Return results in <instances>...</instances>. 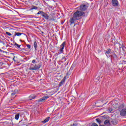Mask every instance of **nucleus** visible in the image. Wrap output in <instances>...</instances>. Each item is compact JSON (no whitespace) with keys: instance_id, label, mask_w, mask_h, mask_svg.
I'll return each instance as SVG.
<instances>
[{"instance_id":"nucleus-24","label":"nucleus","mask_w":126,"mask_h":126,"mask_svg":"<svg viewBox=\"0 0 126 126\" xmlns=\"http://www.w3.org/2000/svg\"><path fill=\"white\" fill-rule=\"evenodd\" d=\"M6 35H8V36H11V33H10V32H6Z\"/></svg>"},{"instance_id":"nucleus-10","label":"nucleus","mask_w":126,"mask_h":126,"mask_svg":"<svg viewBox=\"0 0 126 126\" xmlns=\"http://www.w3.org/2000/svg\"><path fill=\"white\" fill-rule=\"evenodd\" d=\"M35 98H36V95L34 94H32L29 96V100H30V101H31V100H32V99H35Z\"/></svg>"},{"instance_id":"nucleus-8","label":"nucleus","mask_w":126,"mask_h":126,"mask_svg":"<svg viewBox=\"0 0 126 126\" xmlns=\"http://www.w3.org/2000/svg\"><path fill=\"white\" fill-rule=\"evenodd\" d=\"M49 98V96H44L42 98H40L38 100V102H44L45 100H47Z\"/></svg>"},{"instance_id":"nucleus-17","label":"nucleus","mask_w":126,"mask_h":126,"mask_svg":"<svg viewBox=\"0 0 126 126\" xmlns=\"http://www.w3.org/2000/svg\"><path fill=\"white\" fill-rule=\"evenodd\" d=\"M33 9H38V7L35 6H32V7L30 9V10H33Z\"/></svg>"},{"instance_id":"nucleus-27","label":"nucleus","mask_w":126,"mask_h":126,"mask_svg":"<svg viewBox=\"0 0 126 126\" xmlns=\"http://www.w3.org/2000/svg\"><path fill=\"white\" fill-rule=\"evenodd\" d=\"M32 63H36V60H32Z\"/></svg>"},{"instance_id":"nucleus-4","label":"nucleus","mask_w":126,"mask_h":126,"mask_svg":"<svg viewBox=\"0 0 126 126\" xmlns=\"http://www.w3.org/2000/svg\"><path fill=\"white\" fill-rule=\"evenodd\" d=\"M120 115L122 117H126V108L123 109L120 111Z\"/></svg>"},{"instance_id":"nucleus-23","label":"nucleus","mask_w":126,"mask_h":126,"mask_svg":"<svg viewBox=\"0 0 126 126\" xmlns=\"http://www.w3.org/2000/svg\"><path fill=\"white\" fill-rule=\"evenodd\" d=\"M62 61L63 62H65V61H66V58H65V57H64L62 58Z\"/></svg>"},{"instance_id":"nucleus-12","label":"nucleus","mask_w":126,"mask_h":126,"mask_svg":"<svg viewBox=\"0 0 126 126\" xmlns=\"http://www.w3.org/2000/svg\"><path fill=\"white\" fill-rule=\"evenodd\" d=\"M50 120V117H47V118H46L44 121H42V123L43 124H46V123H48V122H49Z\"/></svg>"},{"instance_id":"nucleus-6","label":"nucleus","mask_w":126,"mask_h":126,"mask_svg":"<svg viewBox=\"0 0 126 126\" xmlns=\"http://www.w3.org/2000/svg\"><path fill=\"white\" fill-rule=\"evenodd\" d=\"M87 9V7L86 6V5H81L80 6V10H81L82 11H84Z\"/></svg>"},{"instance_id":"nucleus-31","label":"nucleus","mask_w":126,"mask_h":126,"mask_svg":"<svg viewBox=\"0 0 126 126\" xmlns=\"http://www.w3.org/2000/svg\"><path fill=\"white\" fill-rule=\"evenodd\" d=\"M13 60L14 61V58H13Z\"/></svg>"},{"instance_id":"nucleus-16","label":"nucleus","mask_w":126,"mask_h":126,"mask_svg":"<svg viewBox=\"0 0 126 126\" xmlns=\"http://www.w3.org/2000/svg\"><path fill=\"white\" fill-rule=\"evenodd\" d=\"M121 47L123 49V50L125 52H126V47L124 46V44H122V45H121Z\"/></svg>"},{"instance_id":"nucleus-3","label":"nucleus","mask_w":126,"mask_h":126,"mask_svg":"<svg viewBox=\"0 0 126 126\" xmlns=\"http://www.w3.org/2000/svg\"><path fill=\"white\" fill-rule=\"evenodd\" d=\"M64 46H65V42H63L60 46V50H59L58 54L57 55H60L62 54L63 52V49H64Z\"/></svg>"},{"instance_id":"nucleus-5","label":"nucleus","mask_w":126,"mask_h":126,"mask_svg":"<svg viewBox=\"0 0 126 126\" xmlns=\"http://www.w3.org/2000/svg\"><path fill=\"white\" fill-rule=\"evenodd\" d=\"M112 3L113 6H118V5H119V1L118 0H112Z\"/></svg>"},{"instance_id":"nucleus-11","label":"nucleus","mask_w":126,"mask_h":126,"mask_svg":"<svg viewBox=\"0 0 126 126\" xmlns=\"http://www.w3.org/2000/svg\"><path fill=\"white\" fill-rule=\"evenodd\" d=\"M104 125L107 126H110V121L109 120L104 121Z\"/></svg>"},{"instance_id":"nucleus-9","label":"nucleus","mask_w":126,"mask_h":126,"mask_svg":"<svg viewBox=\"0 0 126 126\" xmlns=\"http://www.w3.org/2000/svg\"><path fill=\"white\" fill-rule=\"evenodd\" d=\"M42 16H43V17H44V18L47 20L49 19V15H48V14L47 13H45V12H43V13H42Z\"/></svg>"},{"instance_id":"nucleus-15","label":"nucleus","mask_w":126,"mask_h":126,"mask_svg":"<svg viewBox=\"0 0 126 126\" xmlns=\"http://www.w3.org/2000/svg\"><path fill=\"white\" fill-rule=\"evenodd\" d=\"M18 92V91L17 90H15L14 91V92L11 94L12 96H14L15 94H17V93Z\"/></svg>"},{"instance_id":"nucleus-21","label":"nucleus","mask_w":126,"mask_h":126,"mask_svg":"<svg viewBox=\"0 0 126 126\" xmlns=\"http://www.w3.org/2000/svg\"><path fill=\"white\" fill-rule=\"evenodd\" d=\"M96 121L97 123H99V124H101V120L99 118L96 119Z\"/></svg>"},{"instance_id":"nucleus-19","label":"nucleus","mask_w":126,"mask_h":126,"mask_svg":"<svg viewBox=\"0 0 126 126\" xmlns=\"http://www.w3.org/2000/svg\"><path fill=\"white\" fill-rule=\"evenodd\" d=\"M111 53V49H107V51H106V54H110Z\"/></svg>"},{"instance_id":"nucleus-7","label":"nucleus","mask_w":126,"mask_h":126,"mask_svg":"<svg viewBox=\"0 0 126 126\" xmlns=\"http://www.w3.org/2000/svg\"><path fill=\"white\" fill-rule=\"evenodd\" d=\"M66 79V78L64 77L61 81V82L59 84V87H61V86H62L63 83L65 82V80Z\"/></svg>"},{"instance_id":"nucleus-14","label":"nucleus","mask_w":126,"mask_h":126,"mask_svg":"<svg viewBox=\"0 0 126 126\" xmlns=\"http://www.w3.org/2000/svg\"><path fill=\"white\" fill-rule=\"evenodd\" d=\"M33 46L35 49V50L37 51V42L36 41L34 42Z\"/></svg>"},{"instance_id":"nucleus-13","label":"nucleus","mask_w":126,"mask_h":126,"mask_svg":"<svg viewBox=\"0 0 126 126\" xmlns=\"http://www.w3.org/2000/svg\"><path fill=\"white\" fill-rule=\"evenodd\" d=\"M22 33L21 32H15V34L14 35L13 37H15L16 36H21L22 35Z\"/></svg>"},{"instance_id":"nucleus-26","label":"nucleus","mask_w":126,"mask_h":126,"mask_svg":"<svg viewBox=\"0 0 126 126\" xmlns=\"http://www.w3.org/2000/svg\"><path fill=\"white\" fill-rule=\"evenodd\" d=\"M113 57L114 59H118V56H117L115 54H113Z\"/></svg>"},{"instance_id":"nucleus-20","label":"nucleus","mask_w":126,"mask_h":126,"mask_svg":"<svg viewBox=\"0 0 126 126\" xmlns=\"http://www.w3.org/2000/svg\"><path fill=\"white\" fill-rule=\"evenodd\" d=\"M15 46H17V48H18L19 49L20 48V47H21V45H19L16 43H15Z\"/></svg>"},{"instance_id":"nucleus-18","label":"nucleus","mask_w":126,"mask_h":126,"mask_svg":"<svg viewBox=\"0 0 126 126\" xmlns=\"http://www.w3.org/2000/svg\"><path fill=\"white\" fill-rule=\"evenodd\" d=\"M15 120H18V119H19V114L15 115Z\"/></svg>"},{"instance_id":"nucleus-22","label":"nucleus","mask_w":126,"mask_h":126,"mask_svg":"<svg viewBox=\"0 0 126 126\" xmlns=\"http://www.w3.org/2000/svg\"><path fill=\"white\" fill-rule=\"evenodd\" d=\"M44 13V12L42 11H38V12L37 13V14H41V15L42 16L43 13Z\"/></svg>"},{"instance_id":"nucleus-29","label":"nucleus","mask_w":126,"mask_h":126,"mask_svg":"<svg viewBox=\"0 0 126 126\" xmlns=\"http://www.w3.org/2000/svg\"><path fill=\"white\" fill-rule=\"evenodd\" d=\"M2 64H3V63H2V62H0V66H1Z\"/></svg>"},{"instance_id":"nucleus-28","label":"nucleus","mask_w":126,"mask_h":126,"mask_svg":"<svg viewBox=\"0 0 126 126\" xmlns=\"http://www.w3.org/2000/svg\"><path fill=\"white\" fill-rule=\"evenodd\" d=\"M72 126H77V124H75V123H74L72 125H71Z\"/></svg>"},{"instance_id":"nucleus-2","label":"nucleus","mask_w":126,"mask_h":126,"mask_svg":"<svg viewBox=\"0 0 126 126\" xmlns=\"http://www.w3.org/2000/svg\"><path fill=\"white\" fill-rule=\"evenodd\" d=\"M41 66V65L40 64H35L34 65L33 64H31L29 69L30 70H38V69H40Z\"/></svg>"},{"instance_id":"nucleus-1","label":"nucleus","mask_w":126,"mask_h":126,"mask_svg":"<svg viewBox=\"0 0 126 126\" xmlns=\"http://www.w3.org/2000/svg\"><path fill=\"white\" fill-rule=\"evenodd\" d=\"M85 13L84 12L80 11H77L74 13L73 17L70 19L69 22L70 25L73 24L76 20H78L81 18V16H84Z\"/></svg>"},{"instance_id":"nucleus-30","label":"nucleus","mask_w":126,"mask_h":126,"mask_svg":"<svg viewBox=\"0 0 126 126\" xmlns=\"http://www.w3.org/2000/svg\"><path fill=\"white\" fill-rule=\"evenodd\" d=\"M0 43H2V41H1V40L0 39Z\"/></svg>"},{"instance_id":"nucleus-25","label":"nucleus","mask_w":126,"mask_h":126,"mask_svg":"<svg viewBox=\"0 0 126 126\" xmlns=\"http://www.w3.org/2000/svg\"><path fill=\"white\" fill-rule=\"evenodd\" d=\"M26 46L27 47V48H28V49H31V46L29 44H26Z\"/></svg>"}]
</instances>
